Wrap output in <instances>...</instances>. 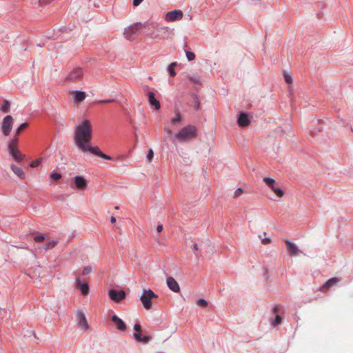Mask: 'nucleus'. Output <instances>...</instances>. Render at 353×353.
I'll list each match as a JSON object with an SVG mask.
<instances>
[{
	"label": "nucleus",
	"instance_id": "f257e3e1",
	"mask_svg": "<svg viewBox=\"0 0 353 353\" xmlns=\"http://www.w3.org/2000/svg\"><path fill=\"white\" fill-rule=\"evenodd\" d=\"M92 127L89 120L85 119L74 128V141L80 150L92 139Z\"/></svg>",
	"mask_w": 353,
	"mask_h": 353
},
{
	"label": "nucleus",
	"instance_id": "f03ea898",
	"mask_svg": "<svg viewBox=\"0 0 353 353\" xmlns=\"http://www.w3.org/2000/svg\"><path fill=\"white\" fill-rule=\"evenodd\" d=\"M197 135V128L193 125H188L173 134L172 141L173 143L176 141L179 143L189 142L196 139Z\"/></svg>",
	"mask_w": 353,
	"mask_h": 353
},
{
	"label": "nucleus",
	"instance_id": "7ed1b4c3",
	"mask_svg": "<svg viewBox=\"0 0 353 353\" xmlns=\"http://www.w3.org/2000/svg\"><path fill=\"white\" fill-rule=\"evenodd\" d=\"M158 298V296L150 289H144L140 296V300L145 309L149 310L152 307V299Z\"/></svg>",
	"mask_w": 353,
	"mask_h": 353
},
{
	"label": "nucleus",
	"instance_id": "20e7f679",
	"mask_svg": "<svg viewBox=\"0 0 353 353\" xmlns=\"http://www.w3.org/2000/svg\"><path fill=\"white\" fill-rule=\"evenodd\" d=\"M145 28V26L142 23H134L126 28L123 32L124 37L129 41H133L134 39V35L142 28Z\"/></svg>",
	"mask_w": 353,
	"mask_h": 353
},
{
	"label": "nucleus",
	"instance_id": "39448f33",
	"mask_svg": "<svg viewBox=\"0 0 353 353\" xmlns=\"http://www.w3.org/2000/svg\"><path fill=\"white\" fill-rule=\"evenodd\" d=\"M14 123V119L10 115L6 116L1 123V131L5 136H8L12 128Z\"/></svg>",
	"mask_w": 353,
	"mask_h": 353
},
{
	"label": "nucleus",
	"instance_id": "423d86ee",
	"mask_svg": "<svg viewBox=\"0 0 353 353\" xmlns=\"http://www.w3.org/2000/svg\"><path fill=\"white\" fill-rule=\"evenodd\" d=\"M80 150L83 152H89L93 154H95L99 157H101L107 160H110L112 159L111 157L103 153L97 146L92 147L90 145V143L86 144V145H85L84 148H83Z\"/></svg>",
	"mask_w": 353,
	"mask_h": 353
},
{
	"label": "nucleus",
	"instance_id": "0eeeda50",
	"mask_svg": "<svg viewBox=\"0 0 353 353\" xmlns=\"http://www.w3.org/2000/svg\"><path fill=\"white\" fill-rule=\"evenodd\" d=\"M83 72L81 68H76L69 72L65 80L70 82H75L82 79Z\"/></svg>",
	"mask_w": 353,
	"mask_h": 353
},
{
	"label": "nucleus",
	"instance_id": "6e6552de",
	"mask_svg": "<svg viewBox=\"0 0 353 353\" xmlns=\"http://www.w3.org/2000/svg\"><path fill=\"white\" fill-rule=\"evenodd\" d=\"M134 330L137 332L133 334V336H134V339L137 342H141V343H148L150 341V339H151L150 336H142L140 334V332H141V331H142V328H141V326L139 324H135L134 326Z\"/></svg>",
	"mask_w": 353,
	"mask_h": 353
},
{
	"label": "nucleus",
	"instance_id": "1a4fd4ad",
	"mask_svg": "<svg viewBox=\"0 0 353 353\" xmlns=\"http://www.w3.org/2000/svg\"><path fill=\"white\" fill-rule=\"evenodd\" d=\"M183 14L182 11L179 10H174L173 11L168 12L165 16V19L168 22H172L181 20L183 18Z\"/></svg>",
	"mask_w": 353,
	"mask_h": 353
},
{
	"label": "nucleus",
	"instance_id": "9d476101",
	"mask_svg": "<svg viewBox=\"0 0 353 353\" xmlns=\"http://www.w3.org/2000/svg\"><path fill=\"white\" fill-rule=\"evenodd\" d=\"M111 300L114 302H120L125 298L126 294L123 290L117 291L116 290H110L108 292Z\"/></svg>",
	"mask_w": 353,
	"mask_h": 353
},
{
	"label": "nucleus",
	"instance_id": "9b49d317",
	"mask_svg": "<svg viewBox=\"0 0 353 353\" xmlns=\"http://www.w3.org/2000/svg\"><path fill=\"white\" fill-rule=\"evenodd\" d=\"M285 243L286 245L287 252L290 256H296L301 252L296 245L290 241L286 239Z\"/></svg>",
	"mask_w": 353,
	"mask_h": 353
},
{
	"label": "nucleus",
	"instance_id": "f8f14e48",
	"mask_svg": "<svg viewBox=\"0 0 353 353\" xmlns=\"http://www.w3.org/2000/svg\"><path fill=\"white\" fill-rule=\"evenodd\" d=\"M77 319L78 321L79 326L83 329L88 330L89 328V325L87 322L85 314L81 311H78L77 313Z\"/></svg>",
	"mask_w": 353,
	"mask_h": 353
},
{
	"label": "nucleus",
	"instance_id": "ddd939ff",
	"mask_svg": "<svg viewBox=\"0 0 353 353\" xmlns=\"http://www.w3.org/2000/svg\"><path fill=\"white\" fill-rule=\"evenodd\" d=\"M111 320L114 323L118 330L121 332H124L126 330L125 323L119 316H117V315H113L111 318Z\"/></svg>",
	"mask_w": 353,
	"mask_h": 353
},
{
	"label": "nucleus",
	"instance_id": "4468645a",
	"mask_svg": "<svg viewBox=\"0 0 353 353\" xmlns=\"http://www.w3.org/2000/svg\"><path fill=\"white\" fill-rule=\"evenodd\" d=\"M166 283L169 289L172 292H179L180 291V288L178 283L173 277H168L166 279Z\"/></svg>",
	"mask_w": 353,
	"mask_h": 353
},
{
	"label": "nucleus",
	"instance_id": "2eb2a0df",
	"mask_svg": "<svg viewBox=\"0 0 353 353\" xmlns=\"http://www.w3.org/2000/svg\"><path fill=\"white\" fill-rule=\"evenodd\" d=\"M75 284L79 288L83 295H87L89 292V286L86 283H81L79 276H76Z\"/></svg>",
	"mask_w": 353,
	"mask_h": 353
},
{
	"label": "nucleus",
	"instance_id": "dca6fc26",
	"mask_svg": "<svg viewBox=\"0 0 353 353\" xmlns=\"http://www.w3.org/2000/svg\"><path fill=\"white\" fill-rule=\"evenodd\" d=\"M147 96L150 105L154 106V110H159L161 108L160 102L155 98L154 94L152 92H148Z\"/></svg>",
	"mask_w": 353,
	"mask_h": 353
},
{
	"label": "nucleus",
	"instance_id": "f3484780",
	"mask_svg": "<svg viewBox=\"0 0 353 353\" xmlns=\"http://www.w3.org/2000/svg\"><path fill=\"white\" fill-rule=\"evenodd\" d=\"M74 101L76 103H81L85 99L86 94L83 91H74L72 92Z\"/></svg>",
	"mask_w": 353,
	"mask_h": 353
},
{
	"label": "nucleus",
	"instance_id": "a211bd4d",
	"mask_svg": "<svg viewBox=\"0 0 353 353\" xmlns=\"http://www.w3.org/2000/svg\"><path fill=\"white\" fill-rule=\"evenodd\" d=\"M74 183L77 188L83 189L87 185L86 180L81 176H76L74 177Z\"/></svg>",
	"mask_w": 353,
	"mask_h": 353
},
{
	"label": "nucleus",
	"instance_id": "6ab92c4d",
	"mask_svg": "<svg viewBox=\"0 0 353 353\" xmlns=\"http://www.w3.org/2000/svg\"><path fill=\"white\" fill-rule=\"evenodd\" d=\"M250 119L245 113H241L238 118V123L241 127H246L250 124Z\"/></svg>",
	"mask_w": 353,
	"mask_h": 353
},
{
	"label": "nucleus",
	"instance_id": "aec40b11",
	"mask_svg": "<svg viewBox=\"0 0 353 353\" xmlns=\"http://www.w3.org/2000/svg\"><path fill=\"white\" fill-rule=\"evenodd\" d=\"M10 168L19 178H20L21 179H25L26 174L21 168L17 167V165L12 164L10 165Z\"/></svg>",
	"mask_w": 353,
	"mask_h": 353
},
{
	"label": "nucleus",
	"instance_id": "412c9836",
	"mask_svg": "<svg viewBox=\"0 0 353 353\" xmlns=\"http://www.w3.org/2000/svg\"><path fill=\"white\" fill-rule=\"evenodd\" d=\"M18 137L14 136L8 143V151L12 152L13 150L18 149Z\"/></svg>",
	"mask_w": 353,
	"mask_h": 353
},
{
	"label": "nucleus",
	"instance_id": "4be33fe9",
	"mask_svg": "<svg viewBox=\"0 0 353 353\" xmlns=\"http://www.w3.org/2000/svg\"><path fill=\"white\" fill-rule=\"evenodd\" d=\"M9 153L13 157V159L17 162L22 161L23 159V155L21 154L19 149L13 150L12 152H9Z\"/></svg>",
	"mask_w": 353,
	"mask_h": 353
},
{
	"label": "nucleus",
	"instance_id": "5701e85b",
	"mask_svg": "<svg viewBox=\"0 0 353 353\" xmlns=\"http://www.w3.org/2000/svg\"><path fill=\"white\" fill-rule=\"evenodd\" d=\"M338 282H339V279L337 278H336V277L332 278V279H329L328 281H327L323 284V285L321 288L320 290H323V289H324V288L328 289V288H331L332 286H333L334 285H335L336 283H337Z\"/></svg>",
	"mask_w": 353,
	"mask_h": 353
},
{
	"label": "nucleus",
	"instance_id": "b1692460",
	"mask_svg": "<svg viewBox=\"0 0 353 353\" xmlns=\"http://www.w3.org/2000/svg\"><path fill=\"white\" fill-rule=\"evenodd\" d=\"M161 30L160 28L157 26H153V30L149 33V37L152 39L158 38L159 34V32Z\"/></svg>",
	"mask_w": 353,
	"mask_h": 353
},
{
	"label": "nucleus",
	"instance_id": "393cba45",
	"mask_svg": "<svg viewBox=\"0 0 353 353\" xmlns=\"http://www.w3.org/2000/svg\"><path fill=\"white\" fill-rule=\"evenodd\" d=\"M10 102L8 100L4 99L3 101V103L1 106V110L4 113L9 112H10Z\"/></svg>",
	"mask_w": 353,
	"mask_h": 353
},
{
	"label": "nucleus",
	"instance_id": "a878e982",
	"mask_svg": "<svg viewBox=\"0 0 353 353\" xmlns=\"http://www.w3.org/2000/svg\"><path fill=\"white\" fill-rule=\"evenodd\" d=\"M181 119L182 117L181 114L179 112H175V116L173 118H172L171 123L173 125H176L181 122Z\"/></svg>",
	"mask_w": 353,
	"mask_h": 353
},
{
	"label": "nucleus",
	"instance_id": "bb28decb",
	"mask_svg": "<svg viewBox=\"0 0 353 353\" xmlns=\"http://www.w3.org/2000/svg\"><path fill=\"white\" fill-rule=\"evenodd\" d=\"M58 243V240L54 239L48 241L44 246L43 249L48 250L50 248L55 247Z\"/></svg>",
	"mask_w": 353,
	"mask_h": 353
},
{
	"label": "nucleus",
	"instance_id": "cd10ccee",
	"mask_svg": "<svg viewBox=\"0 0 353 353\" xmlns=\"http://www.w3.org/2000/svg\"><path fill=\"white\" fill-rule=\"evenodd\" d=\"M187 79L190 81L191 82L196 83V84H201V78L198 76H187Z\"/></svg>",
	"mask_w": 353,
	"mask_h": 353
},
{
	"label": "nucleus",
	"instance_id": "c85d7f7f",
	"mask_svg": "<svg viewBox=\"0 0 353 353\" xmlns=\"http://www.w3.org/2000/svg\"><path fill=\"white\" fill-rule=\"evenodd\" d=\"M263 182H265L266 183L267 185H268L271 189L274 187V184H275V180L272 179V178H269V177H264L263 179Z\"/></svg>",
	"mask_w": 353,
	"mask_h": 353
},
{
	"label": "nucleus",
	"instance_id": "c756f323",
	"mask_svg": "<svg viewBox=\"0 0 353 353\" xmlns=\"http://www.w3.org/2000/svg\"><path fill=\"white\" fill-rule=\"evenodd\" d=\"M28 126V123H22L21 125H20L18 128L16 130V132H15V135L14 136H17L18 137V135L23 131Z\"/></svg>",
	"mask_w": 353,
	"mask_h": 353
},
{
	"label": "nucleus",
	"instance_id": "7c9ffc66",
	"mask_svg": "<svg viewBox=\"0 0 353 353\" xmlns=\"http://www.w3.org/2000/svg\"><path fill=\"white\" fill-rule=\"evenodd\" d=\"M161 30L163 31V34L166 36V37H169L170 34H172L173 30L167 26H163L160 28Z\"/></svg>",
	"mask_w": 353,
	"mask_h": 353
},
{
	"label": "nucleus",
	"instance_id": "2f4dec72",
	"mask_svg": "<svg viewBox=\"0 0 353 353\" xmlns=\"http://www.w3.org/2000/svg\"><path fill=\"white\" fill-rule=\"evenodd\" d=\"M272 190L279 197H282L284 195V192L279 188L273 187Z\"/></svg>",
	"mask_w": 353,
	"mask_h": 353
},
{
	"label": "nucleus",
	"instance_id": "473e14b6",
	"mask_svg": "<svg viewBox=\"0 0 353 353\" xmlns=\"http://www.w3.org/2000/svg\"><path fill=\"white\" fill-rule=\"evenodd\" d=\"M283 77H284V79H285V81L288 83V84H292V82H293V79H292V77L285 72L284 74H283Z\"/></svg>",
	"mask_w": 353,
	"mask_h": 353
},
{
	"label": "nucleus",
	"instance_id": "72a5a7b5",
	"mask_svg": "<svg viewBox=\"0 0 353 353\" xmlns=\"http://www.w3.org/2000/svg\"><path fill=\"white\" fill-rule=\"evenodd\" d=\"M259 237L261 240V243L263 245H268L272 242V240L269 237H263V235H259Z\"/></svg>",
	"mask_w": 353,
	"mask_h": 353
},
{
	"label": "nucleus",
	"instance_id": "f704fd0d",
	"mask_svg": "<svg viewBox=\"0 0 353 353\" xmlns=\"http://www.w3.org/2000/svg\"><path fill=\"white\" fill-rule=\"evenodd\" d=\"M282 321V318L279 315H276L275 319L272 321L271 323L272 325L276 326L277 325H279Z\"/></svg>",
	"mask_w": 353,
	"mask_h": 353
},
{
	"label": "nucleus",
	"instance_id": "c9c22d12",
	"mask_svg": "<svg viewBox=\"0 0 353 353\" xmlns=\"http://www.w3.org/2000/svg\"><path fill=\"white\" fill-rule=\"evenodd\" d=\"M41 161H42V159L41 158L37 159H36L34 161H32L30 163V166L31 168H37V166H39L41 164Z\"/></svg>",
	"mask_w": 353,
	"mask_h": 353
},
{
	"label": "nucleus",
	"instance_id": "e433bc0d",
	"mask_svg": "<svg viewBox=\"0 0 353 353\" xmlns=\"http://www.w3.org/2000/svg\"><path fill=\"white\" fill-rule=\"evenodd\" d=\"M196 305L201 307H205L207 306L208 303L205 300L203 299H199L196 301Z\"/></svg>",
	"mask_w": 353,
	"mask_h": 353
},
{
	"label": "nucleus",
	"instance_id": "4c0bfd02",
	"mask_svg": "<svg viewBox=\"0 0 353 353\" xmlns=\"http://www.w3.org/2000/svg\"><path fill=\"white\" fill-rule=\"evenodd\" d=\"M186 58L188 61H193L195 59V54L194 52L190 51L185 52Z\"/></svg>",
	"mask_w": 353,
	"mask_h": 353
},
{
	"label": "nucleus",
	"instance_id": "58836bf2",
	"mask_svg": "<svg viewBox=\"0 0 353 353\" xmlns=\"http://www.w3.org/2000/svg\"><path fill=\"white\" fill-rule=\"evenodd\" d=\"M153 157H154V152L152 149H150L148 151V154L146 156L147 161L148 162H150L152 160Z\"/></svg>",
	"mask_w": 353,
	"mask_h": 353
},
{
	"label": "nucleus",
	"instance_id": "ea45409f",
	"mask_svg": "<svg viewBox=\"0 0 353 353\" xmlns=\"http://www.w3.org/2000/svg\"><path fill=\"white\" fill-rule=\"evenodd\" d=\"M92 270V267L91 266L88 265V266L84 267V268H83V270L82 271V275H84V276L88 275L90 273H91Z\"/></svg>",
	"mask_w": 353,
	"mask_h": 353
},
{
	"label": "nucleus",
	"instance_id": "a19ab883",
	"mask_svg": "<svg viewBox=\"0 0 353 353\" xmlns=\"http://www.w3.org/2000/svg\"><path fill=\"white\" fill-rule=\"evenodd\" d=\"M46 237L43 235H37L34 237V241L37 243L43 242Z\"/></svg>",
	"mask_w": 353,
	"mask_h": 353
},
{
	"label": "nucleus",
	"instance_id": "79ce46f5",
	"mask_svg": "<svg viewBox=\"0 0 353 353\" xmlns=\"http://www.w3.org/2000/svg\"><path fill=\"white\" fill-rule=\"evenodd\" d=\"M50 177L53 179V180H55V181H58L61 178V175L59 173H52L51 175H50Z\"/></svg>",
	"mask_w": 353,
	"mask_h": 353
},
{
	"label": "nucleus",
	"instance_id": "37998d69",
	"mask_svg": "<svg viewBox=\"0 0 353 353\" xmlns=\"http://www.w3.org/2000/svg\"><path fill=\"white\" fill-rule=\"evenodd\" d=\"M163 130H164V131L166 132V134H168V136L171 137V139H172L173 135H172V130H171L170 128H168V127H165V128H163Z\"/></svg>",
	"mask_w": 353,
	"mask_h": 353
},
{
	"label": "nucleus",
	"instance_id": "c03bdc74",
	"mask_svg": "<svg viewBox=\"0 0 353 353\" xmlns=\"http://www.w3.org/2000/svg\"><path fill=\"white\" fill-rule=\"evenodd\" d=\"M242 193H243V189H242V188H238V189H237V190H236V191L234 192V197H238V196H239Z\"/></svg>",
	"mask_w": 353,
	"mask_h": 353
},
{
	"label": "nucleus",
	"instance_id": "a18cd8bd",
	"mask_svg": "<svg viewBox=\"0 0 353 353\" xmlns=\"http://www.w3.org/2000/svg\"><path fill=\"white\" fill-rule=\"evenodd\" d=\"M168 72L172 77H174L176 75V72L174 70V68L168 67Z\"/></svg>",
	"mask_w": 353,
	"mask_h": 353
},
{
	"label": "nucleus",
	"instance_id": "49530a36",
	"mask_svg": "<svg viewBox=\"0 0 353 353\" xmlns=\"http://www.w3.org/2000/svg\"><path fill=\"white\" fill-rule=\"evenodd\" d=\"M143 0H133V5L134 6H138L141 4V3L143 1Z\"/></svg>",
	"mask_w": 353,
	"mask_h": 353
},
{
	"label": "nucleus",
	"instance_id": "de8ad7c7",
	"mask_svg": "<svg viewBox=\"0 0 353 353\" xmlns=\"http://www.w3.org/2000/svg\"><path fill=\"white\" fill-rule=\"evenodd\" d=\"M114 100L113 99H105V100H101V101H99L98 103H112L113 102Z\"/></svg>",
	"mask_w": 353,
	"mask_h": 353
},
{
	"label": "nucleus",
	"instance_id": "09e8293b",
	"mask_svg": "<svg viewBox=\"0 0 353 353\" xmlns=\"http://www.w3.org/2000/svg\"><path fill=\"white\" fill-rule=\"evenodd\" d=\"M279 310H280V309H279V306L275 305V306L273 307V309H272V312H273L274 314H276V313H278V312H279Z\"/></svg>",
	"mask_w": 353,
	"mask_h": 353
},
{
	"label": "nucleus",
	"instance_id": "8fccbe9b",
	"mask_svg": "<svg viewBox=\"0 0 353 353\" xmlns=\"http://www.w3.org/2000/svg\"><path fill=\"white\" fill-rule=\"evenodd\" d=\"M162 230H163V225H161V224L158 225L157 227V231L158 232H162Z\"/></svg>",
	"mask_w": 353,
	"mask_h": 353
},
{
	"label": "nucleus",
	"instance_id": "3c124183",
	"mask_svg": "<svg viewBox=\"0 0 353 353\" xmlns=\"http://www.w3.org/2000/svg\"><path fill=\"white\" fill-rule=\"evenodd\" d=\"M176 65H177L176 62H172V63H171L170 64L169 67H170V68H174Z\"/></svg>",
	"mask_w": 353,
	"mask_h": 353
},
{
	"label": "nucleus",
	"instance_id": "603ef678",
	"mask_svg": "<svg viewBox=\"0 0 353 353\" xmlns=\"http://www.w3.org/2000/svg\"><path fill=\"white\" fill-rule=\"evenodd\" d=\"M110 221L112 223H114L116 222V218L114 216H112L110 219Z\"/></svg>",
	"mask_w": 353,
	"mask_h": 353
},
{
	"label": "nucleus",
	"instance_id": "864d4df0",
	"mask_svg": "<svg viewBox=\"0 0 353 353\" xmlns=\"http://www.w3.org/2000/svg\"><path fill=\"white\" fill-rule=\"evenodd\" d=\"M193 248L195 250H197L199 248H198V245L197 244H194L193 245Z\"/></svg>",
	"mask_w": 353,
	"mask_h": 353
},
{
	"label": "nucleus",
	"instance_id": "5fc2aeb1",
	"mask_svg": "<svg viewBox=\"0 0 353 353\" xmlns=\"http://www.w3.org/2000/svg\"><path fill=\"white\" fill-rule=\"evenodd\" d=\"M199 108V103H197L196 105H195V108H196V109H198Z\"/></svg>",
	"mask_w": 353,
	"mask_h": 353
},
{
	"label": "nucleus",
	"instance_id": "6e6d98bb",
	"mask_svg": "<svg viewBox=\"0 0 353 353\" xmlns=\"http://www.w3.org/2000/svg\"><path fill=\"white\" fill-rule=\"evenodd\" d=\"M266 234H267V233H266V232H264V233H263V235H264V236H266Z\"/></svg>",
	"mask_w": 353,
	"mask_h": 353
}]
</instances>
